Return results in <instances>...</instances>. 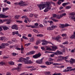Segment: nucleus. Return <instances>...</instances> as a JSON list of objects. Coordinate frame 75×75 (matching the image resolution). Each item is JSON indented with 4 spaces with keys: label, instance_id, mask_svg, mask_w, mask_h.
I'll use <instances>...</instances> for the list:
<instances>
[{
    "label": "nucleus",
    "instance_id": "nucleus-51",
    "mask_svg": "<svg viewBox=\"0 0 75 75\" xmlns=\"http://www.w3.org/2000/svg\"><path fill=\"white\" fill-rule=\"evenodd\" d=\"M33 31H34L35 33H38V30H33Z\"/></svg>",
    "mask_w": 75,
    "mask_h": 75
},
{
    "label": "nucleus",
    "instance_id": "nucleus-12",
    "mask_svg": "<svg viewBox=\"0 0 75 75\" xmlns=\"http://www.w3.org/2000/svg\"><path fill=\"white\" fill-rule=\"evenodd\" d=\"M69 62L70 64H73L75 62V59L71 58L69 60Z\"/></svg>",
    "mask_w": 75,
    "mask_h": 75
},
{
    "label": "nucleus",
    "instance_id": "nucleus-27",
    "mask_svg": "<svg viewBox=\"0 0 75 75\" xmlns=\"http://www.w3.org/2000/svg\"><path fill=\"white\" fill-rule=\"evenodd\" d=\"M71 8V6H67L66 7V9H69Z\"/></svg>",
    "mask_w": 75,
    "mask_h": 75
},
{
    "label": "nucleus",
    "instance_id": "nucleus-26",
    "mask_svg": "<svg viewBox=\"0 0 75 75\" xmlns=\"http://www.w3.org/2000/svg\"><path fill=\"white\" fill-rule=\"evenodd\" d=\"M60 25V27L62 28H64V27H65V25L64 24H59Z\"/></svg>",
    "mask_w": 75,
    "mask_h": 75
},
{
    "label": "nucleus",
    "instance_id": "nucleus-47",
    "mask_svg": "<svg viewBox=\"0 0 75 75\" xmlns=\"http://www.w3.org/2000/svg\"><path fill=\"white\" fill-rule=\"evenodd\" d=\"M15 18L16 20H18V18H19L17 17V16H15Z\"/></svg>",
    "mask_w": 75,
    "mask_h": 75
},
{
    "label": "nucleus",
    "instance_id": "nucleus-3",
    "mask_svg": "<svg viewBox=\"0 0 75 75\" xmlns=\"http://www.w3.org/2000/svg\"><path fill=\"white\" fill-rule=\"evenodd\" d=\"M18 4L21 6H23V7H24V6H28V3L27 2V3L25 4L24 2H23V1H20Z\"/></svg>",
    "mask_w": 75,
    "mask_h": 75
},
{
    "label": "nucleus",
    "instance_id": "nucleus-9",
    "mask_svg": "<svg viewBox=\"0 0 75 75\" xmlns=\"http://www.w3.org/2000/svg\"><path fill=\"white\" fill-rule=\"evenodd\" d=\"M11 28L12 29H13V30H18V27L16 26V25H13L11 26Z\"/></svg>",
    "mask_w": 75,
    "mask_h": 75
},
{
    "label": "nucleus",
    "instance_id": "nucleus-14",
    "mask_svg": "<svg viewBox=\"0 0 75 75\" xmlns=\"http://www.w3.org/2000/svg\"><path fill=\"white\" fill-rule=\"evenodd\" d=\"M52 51H55L57 49H58V47L56 46H52Z\"/></svg>",
    "mask_w": 75,
    "mask_h": 75
},
{
    "label": "nucleus",
    "instance_id": "nucleus-41",
    "mask_svg": "<svg viewBox=\"0 0 75 75\" xmlns=\"http://www.w3.org/2000/svg\"><path fill=\"white\" fill-rule=\"evenodd\" d=\"M65 50H67V48H63L62 52H65Z\"/></svg>",
    "mask_w": 75,
    "mask_h": 75
},
{
    "label": "nucleus",
    "instance_id": "nucleus-1",
    "mask_svg": "<svg viewBox=\"0 0 75 75\" xmlns=\"http://www.w3.org/2000/svg\"><path fill=\"white\" fill-rule=\"evenodd\" d=\"M44 2L43 3L41 4L38 5L39 8L40 10L42 9H44L45 7V5H46L47 8L44 10V12H47L48 11H49L50 10L51 8V5L50 2Z\"/></svg>",
    "mask_w": 75,
    "mask_h": 75
},
{
    "label": "nucleus",
    "instance_id": "nucleus-50",
    "mask_svg": "<svg viewBox=\"0 0 75 75\" xmlns=\"http://www.w3.org/2000/svg\"><path fill=\"white\" fill-rule=\"evenodd\" d=\"M30 45V43H28L25 44V46H26V45H27V46H28V45Z\"/></svg>",
    "mask_w": 75,
    "mask_h": 75
},
{
    "label": "nucleus",
    "instance_id": "nucleus-31",
    "mask_svg": "<svg viewBox=\"0 0 75 75\" xmlns=\"http://www.w3.org/2000/svg\"><path fill=\"white\" fill-rule=\"evenodd\" d=\"M4 44V43H2V45H1L2 48H4L5 47H6V46H5V45H3V44Z\"/></svg>",
    "mask_w": 75,
    "mask_h": 75
},
{
    "label": "nucleus",
    "instance_id": "nucleus-15",
    "mask_svg": "<svg viewBox=\"0 0 75 75\" xmlns=\"http://www.w3.org/2000/svg\"><path fill=\"white\" fill-rule=\"evenodd\" d=\"M42 45H47V42L44 40L42 41Z\"/></svg>",
    "mask_w": 75,
    "mask_h": 75
},
{
    "label": "nucleus",
    "instance_id": "nucleus-52",
    "mask_svg": "<svg viewBox=\"0 0 75 75\" xmlns=\"http://www.w3.org/2000/svg\"><path fill=\"white\" fill-rule=\"evenodd\" d=\"M53 54H54V55H57V52H52Z\"/></svg>",
    "mask_w": 75,
    "mask_h": 75
},
{
    "label": "nucleus",
    "instance_id": "nucleus-28",
    "mask_svg": "<svg viewBox=\"0 0 75 75\" xmlns=\"http://www.w3.org/2000/svg\"><path fill=\"white\" fill-rule=\"evenodd\" d=\"M4 37H1L0 38V40L1 41H4Z\"/></svg>",
    "mask_w": 75,
    "mask_h": 75
},
{
    "label": "nucleus",
    "instance_id": "nucleus-58",
    "mask_svg": "<svg viewBox=\"0 0 75 75\" xmlns=\"http://www.w3.org/2000/svg\"><path fill=\"white\" fill-rule=\"evenodd\" d=\"M29 16L30 17H33V14H30V15H29Z\"/></svg>",
    "mask_w": 75,
    "mask_h": 75
},
{
    "label": "nucleus",
    "instance_id": "nucleus-62",
    "mask_svg": "<svg viewBox=\"0 0 75 75\" xmlns=\"http://www.w3.org/2000/svg\"><path fill=\"white\" fill-rule=\"evenodd\" d=\"M3 45H5H5H7V46H8V44L7 43H4L3 44Z\"/></svg>",
    "mask_w": 75,
    "mask_h": 75
},
{
    "label": "nucleus",
    "instance_id": "nucleus-33",
    "mask_svg": "<svg viewBox=\"0 0 75 75\" xmlns=\"http://www.w3.org/2000/svg\"><path fill=\"white\" fill-rule=\"evenodd\" d=\"M30 41L31 42L34 41V38H31L30 39Z\"/></svg>",
    "mask_w": 75,
    "mask_h": 75
},
{
    "label": "nucleus",
    "instance_id": "nucleus-7",
    "mask_svg": "<svg viewBox=\"0 0 75 75\" xmlns=\"http://www.w3.org/2000/svg\"><path fill=\"white\" fill-rule=\"evenodd\" d=\"M70 17H71V18L74 20V21H75V13H72L70 14Z\"/></svg>",
    "mask_w": 75,
    "mask_h": 75
},
{
    "label": "nucleus",
    "instance_id": "nucleus-23",
    "mask_svg": "<svg viewBox=\"0 0 75 75\" xmlns=\"http://www.w3.org/2000/svg\"><path fill=\"white\" fill-rule=\"evenodd\" d=\"M12 71H14L15 70H17L18 71H20L19 70V68H13L12 69Z\"/></svg>",
    "mask_w": 75,
    "mask_h": 75
},
{
    "label": "nucleus",
    "instance_id": "nucleus-35",
    "mask_svg": "<svg viewBox=\"0 0 75 75\" xmlns=\"http://www.w3.org/2000/svg\"><path fill=\"white\" fill-rule=\"evenodd\" d=\"M22 38H23V39H25V40H28V38L25 36H23Z\"/></svg>",
    "mask_w": 75,
    "mask_h": 75
},
{
    "label": "nucleus",
    "instance_id": "nucleus-2",
    "mask_svg": "<svg viewBox=\"0 0 75 75\" xmlns=\"http://www.w3.org/2000/svg\"><path fill=\"white\" fill-rule=\"evenodd\" d=\"M29 58H30L28 57H26V58H24L23 57H21V58L19 59V62H24L25 64H32L33 62H31V60H29Z\"/></svg>",
    "mask_w": 75,
    "mask_h": 75
},
{
    "label": "nucleus",
    "instance_id": "nucleus-17",
    "mask_svg": "<svg viewBox=\"0 0 75 75\" xmlns=\"http://www.w3.org/2000/svg\"><path fill=\"white\" fill-rule=\"evenodd\" d=\"M26 27H31V28H37L35 26H31V25L28 26L27 25H26Z\"/></svg>",
    "mask_w": 75,
    "mask_h": 75
},
{
    "label": "nucleus",
    "instance_id": "nucleus-44",
    "mask_svg": "<svg viewBox=\"0 0 75 75\" xmlns=\"http://www.w3.org/2000/svg\"><path fill=\"white\" fill-rule=\"evenodd\" d=\"M45 64L46 65H50V63L49 62H45Z\"/></svg>",
    "mask_w": 75,
    "mask_h": 75
},
{
    "label": "nucleus",
    "instance_id": "nucleus-48",
    "mask_svg": "<svg viewBox=\"0 0 75 75\" xmlns=\"http://www.w3.org/2000/svg\"><path fill=\"white\" fill-rule=\"evenodd\" d=\"M40 67L43 68H47V67L45 66H41Z\"/></svg>",
    "mask_w": 75,
    "mask_h": 75
},
{
    "label": "nucleus",
    "instance_id": "nucleus-29",
    "mask_svg": "<svg viewBox=\"0 0 75 75\" xmlns=\"http://www.w3.org/2000/svg\"><path fill=\"white\" fill-rule=\"evenodd\" d=\"M21 51H22V52L24 51V48L23 47V45L21 46Z\"/></svg>",
    "mask_w": 75,
    "mask_h": 75
},
{
    "label": "nucleus",
    "instance_id": "nucleus-11",
    "mask_svg": "<svg viewBox=\"0 0 75 75\" xmlns=\"http://www.w3.org/2000/svg\"><path fill=\"white\" fill-rule=\"evenodd\" d=\"M13 35H15V34H17V35H18V36H19V37H21V35H19V34H18V31L13 32Z\"/></svg>",
    "mask_w": 75,
    "mask_h": 75
},
{
    "label": "nucleus",
    "instance_id": "nucleus-56",
    "mask_svg": "<svg viewBox=\"0 0 75 75\" xmlns=\"http://www.w3.org/2000/svg\"><path fill=\"white\" fill-rule=\"evenodd\" d=\"M6 21L7 22H9L10 23V22H11V20H10V19H7Z\"/></svg>",
    "mask_w": 75,
    "mask_h": 75
},
{
    "label": "nucleus",
    "instance_id": "nucleus-53",
    "mask_svg": "<svg viewBox=\"0 0 75 75\" xmlns=\"http://www.w3.org/2000/svg\"><path fill=\"white\" fill-rule=\"evenodd\" d=\"M62 35V37H65V36H66L67 35V34H63Z\"/></svg>",
    "mask_w": 75,
    "mask_h": 75
},
{
    "label": "nucleus",
    "instance_id": "nucleus-8",
    "mask_svg": "<svg viewBox=\"0 0 75 75\" xmlns=\"http://www.w3.org/2000/svg\"><path fill=\"white\" fill-rule=\"evenodd\" d=\"M8 16H6L4 14H0V18H8Z\"/></svg>",
    "mask_w": 75,
    "mask_h": 75
},
{
    "label": "nucleus",
    "instance_id": "nucleus-40",
    "mask_svg": "<svg viewBox=\"0 0 75 75\" xmlns=\"http://www.w3.org/2000/svg\"><path fill=\"white\" fill-rule=\"evenodd\" d=\"M68 41H66L65 42H64L62 43V44H68Z\"/></svg>",
    "mask_w": 75,
    "mask_h": 75
},
{
    "label": "nucleus",
    "instance_id": "nucleus-42",
    "mask_svg": "<svg viewBox=\"0 0 75 75\" xmlns=\"http://www.w3.org/2000/svg\"><path fill=\"white\" fill-rule=\"evenodd\" d=\"M52 65H55V66H57V65H59V64H58V63H54L52 64Z\"/></svg>",
    "mask_w": 75,
    "mask_h": 75
},
{
    "label": "nucleus",
    "instance_id": "nucleus-20",
    "mask_svg": "<svg viewBox=\"0 0 75 75\" xmlns=\"http://www.w3.org/2000/svg\"><path fill=\"white\" fill-rule=\"evenodd\" d=\"M1 27L3 28L4 31H6V30H7L8 29V27L6 26H2Z\"/></svg>",
    "mask_w": 75,
    "mask_h": 75
},
{
    "label": "nucleus",
    "instance_id": "nucleus-5",
    "mask_svg": "<svg viewBox=\"0 0 75 75\" xmlns=\"http://www.w3.org/2000/svg\"><path fill=\"white\" fill-rule=\"evenodd\" d=\"M41 56V54L40 53H38V54L33 55V58H34L36 59L37 58H40Z\"/></svg>",
    "mask_w": 75,
    "mask_h": 75
},
{
    "label": "nucleus",
    "instance_id": "nucleus-19",
    "mask_svg": "<svg viewBox=\"0 0 75 75\" xmlns=\"http://www.w3.org/2000/svg\"><path fill=\"white\" fill-rule=\"evenodd\" d=\"M57 52V55H61V54H63L62 52H61L59 51L58 50Z\"/></svg>",
    "mask_w": 75,
    "mask_h": 75
},
{
    "label": "nucleus",
    "instance_id": "nucleus-60",
    "mask_svg": "<svg viewBox=\"0 0 75 75\" xmlns=\"http://www.w3.org/2000/svg\"><path fill=\"white\" fill-rule=\"evenodd\" d=\"M12 54L13 56H16V55L17 54L16 53H13Z\"/></svg>",
    "mask_w": 75,
    "mask_h": 75
},
{
    "label": "nucleus",
    "instance_id": "nucleus-30",
    "mask_svg": "<svg viewBox=\"0 0 75 75\" xmlns=\"http://www.w3.org/2000/svg\"><path fill=\"white\" fill-rule=\"evenodd\" d=\"M47 30H48L49 31H50V30H52L51 29V27H48L47 28Z\"/></svg>",
    "mask_w": 75,
    "mask_h": 75
},
{
    "label": "nucleus",
    "instance_id": "nucleus-64",
    "mask_svg": "<svg viewBox=\"0 0 75 75\" xmlns=\"http://www.w3.org/2000/svg\"><path fill=\"white\" fill-rule=\"evenodd\" d=\"M74 70H75V68L74 69H71L70 70V71H74Z\"/></svg>",
    "mask_w": 75,
    "mask_h": 75
},
{
    "label": "nucleus",
    "instance_id": "nucleus-32",
    "mask_svg": "<svg viewBox=\"0 0 75 75\" xmlns=\"http://www.w3.org/2000/svg\"><path fill=\"white\" fill-rule=\"evenodd\" d=\"M52 16L53 18H55L57 16V14H53L52 15Z\"/></svg>",
    "mask_w": 75,
    "mask_h": 75
},
{
    "label": "nucleus",
    "instance_id": "nucleus-25",
    "mask_svg": "<svg viewBox=\"0 0 75 75\" xmlns=\"http://www.w3.org/2000/svg\"><path fill=\"white\" fill-rule=\"evenodd\" d=\"M21 65L22 64H19L18 66V67H17L18 68H19V70L20 71H21V69L20 68V67H21L20 66H21Z\"/></svg>",
    "mask_w": 75,
    "mask_h": 75
},
{
    "label": "nucleus",
    "instance_id": "nucleus-13",
    "mask_svg": "<svg viewBox=\"0 0 75 75\" xmlns=\"http://www.w3.org/2000/svg\"><path fill=\"white\" fill-rule=\"evenodd\" d=\"M35 52L34 51H32L27 53V55H33Z\"/></svg>",
    "mask_w": 75,
    "mask_h": 75
},
{
    "label": "nucleus",
    "instance_id": "nucleus-54",
    "mask_svg": "<svg viewBox=\"0 0 75 75\" xmlns=\"http://www.w3.org/2000/svg\"><path fill=\"white\" fill-rule=\"evenodd\" d=\"M25 73H23L22 74H21L20 75H28V74H25Z\"/></svg>",
    "mask_w": 75,
    "mask_h": 75
},
{
    "label": "nucleus",
    "instance_id": "nucleus-59",
    "mask_svg": "<svg viewBox=\"0 0 75 75\" xmlns=\"http://www.w3.org/2000/svg\"><path fill=\"white\" fill-rule=\"evenodd\" d=\"M39 24H38V23H35L34 25H35L37 26L38 25H39Z\"/></svg>",
    "mask_w": 75,
    "mask_h": 75
},
{
    "label": "nucleus",
    "instance_id": "nucleus-16",
    "mask_svg": "<svg viewBox=\"0 0 75 75\" xmlns=\"http://www.w3.org/2000/svg\"><path fill=\"white\" fill-rule=\"evenodd\" d=\"M74 35L71 36V37H70V38L71 39H74L75 38V32L74 33Z\"/></svg>",
    "mask_w": 75,
    "mask_h": 75
},
{
    "label": "nucleus",
    "instance_id": "nucleus-37",
    "mask_svg": "<svg viewBox=\"0 0 75 75\" xmlns=\"http://www.w3.org/2000/svg\"><path fill=\"white\" fill-rule=\"evenodd\" d=\"M37 37H42L43 35L42 34H38L37 35Z\"/></svg>",
    "mask_w": 75,
    "mask_h": 75
},
{
    "label": "nucleus",
    "instance_id": "nucleus-39",
    "mask_svg": "<svg viewBox=\"0 0 75 75\" xmlns=\"http://www.w3.org/2000/svg\"><path fill=\"white\" fill-rule=\"evenodd\" d=\"M69 71V69L67 70V69H65L63 71V72H68Z\"/></svg>",
    "mask_w": 75,
    "mask_h": 75
},
{
    "label": "nucleus",
    "instance_id": "nucleus-36",
    "mask_svg": "<svg viewBox=\"0 0 75 75\" xmlns=\"http://www.w3.org/2000/svg\"><path fill=\"white\" fill-rule=\"evenodd\" d=\"M9 64L10 65H14V62H9Z\"/></svg>",
    "mask_w": 75,
    "mask_h": 75
},
{
    "label": "nucleus",
    "instance_id": "nucleus-21",
    "mask_svg": "<svg viewBox=\"0 0 75 75\" xmlns=\"http://www.w3.org/2000/svg\"><path fill=\"white\" fill-rule=\"evenodd\" d=\"M62 17V16L61 15H60L57 16V19H61Z\"/></svg>",
    "mask_w": 75,
    "mask_h": 75
},
{
    "label": "nucleus",
    "instance_id": "nucleus-43",
    "mask_svg": "<svg viewBox=\"0 0 75 75\" xmlns=\"http://www.w3.org/2000/svg\"><path fill=\"white\" fill-rule=\"evenodd\" d=\"M66 13H64L62 14L61 15V16H62V17H63V16H66Z\"/></svg>",
    "mask_w": 75,
    "mask_h": 75
},
{
    "label": "nucleus",
    "instance_id": "nucleus-10",
    "mask_svg": "<svg viewBox=\"0 0 75 75\" xmlns=\"http://www.w3.org/2000/svg\"><path fill=\"white\" fill-rule=\"evenodd\" d=\"M61 38V37H60L59 35H58L56 36V38H52L53 40H55L56 41H58L59 40H60Z\"/></svg>",
    "mask_w": 75,
    "mask_h": 75
},
{
    "label": "nucleus",
    "instance_id": "nucleus-55",
    "mask_svg": "<svg viewBox=\"0 0 75 75\" xmlns=\"http://www.w3.org/2000/svg\"><path fill=\"white\" fill-rule=\"evenodd\" d=\"M47 75H51V72H47Z\"/></svg>",
    "mask_w": 75,
    "mask_h": 75
},
{
    "label": "nucleus",
    "instance_id": "nucleus-4",
    "mask_svg": "<svg viewBox=\"0 0 75 75\" xmlns=\"http://www.w3.org/2000/svg\"><path fill=\"white\" fill-rule=\"evenodd\" d=\"M44 58L42 57L40 60H37L36 61V63L38 64H42L43 62V60L44 59Z\"/></svg>",
    "mask_w": 75,
    "mask_h": 75
},
{
    "label": "nucleus",
    "instance_id": "nucleus-46",
    "mask_svg": "<svg viewBox=\"0 0 75 75\" xmlns=\"http://www.w3.org/2000/svg\"><path fill=\"white\" fill-rule=\"evenodd\" d=\"M53 21H54V22H58V20H56L54 19H53Z\"/></svg>",
    "mask_w": 75,
    "mask_h": 75
},
{
    "label": "nucleus",
    "instance_id": "nucleus-38",
    "mask_svg": "<svg viewBox=\"0 0 75 75\" xmlns=\"http://www.w3.org/2000/svg\"><path fill=\"white\" fill-rule=\"evenodd\" d=\"M4 64V62H0V65L2 66Z\"/></svg>",
    "mask_w": 75,
    "mask_h": 75
},
{
    "label": "nucleus",
    "instance_id": "nucleus-45",
    "mask_svg": "<svg viewBox=\"0 0 75 75\" xmlns=\"http://www.w3.org/2000/svg\"><path fill=\"white\" fill-rule=\"evenodd\" d=\"M49 61H54V59L50 58L49 59Z\"/></svg>",
    "mask_w": 75,
    "mask_h": 75
},
{
    "label": "nucleus",
    "instance_id": "nucleus-49",
    "mask_svg": "<svg viewBox=\"0 0 75 75\" xmlns=\"http://www.w3.org/2000/svg\"><path fill=\"white\" fill-rule=\"evenodd\" d=\"M62 6H63V7H65L66 6V4H65V3H64L62 4Z\"/></svg>",
    "mask_w": 75,
    "mask_h": 75
},
{
    "label": "nucleus",
    "instance_id": "nucleus-34",
    "mask_svg": "<svg viewBox=\"0 0 75 75\" xmlns=\"http://www.w3.org/2000/svg\"><path fill=\"white\" fill-rule=\"evenodd\" d=\"M16 21L17 23H23V21H21L16 20Z\"/></svg>",
    "mask_w": 75,
    "mask_h": 75
},
{
    "label": "nucleus",
    "instance_id": "nucleus-57",
    "mask_svg": "<svg viewBox=\"0 0 75 75\" xmlns=\"http://www.w3.org/2000/svg\"><path fill=\"white\" fill-rule=\"evenodd\" d=\"M71 68H72V67H67V69H71Z\"/></svg>",
    "mask_w": 75,
    "mask_h": 75
},
{
    "label": "nucleus",
    "instance_id": "nucleus-22",
    "mask_svg": "<svg viewBox=\"0 0 75 75\" xmlns=\"http://www.w3.org/2000/svg\"><path fill=\"white\" fill-rule=\"evenodd\" d=\"M57 28V26L55 25H53L51 27V29L52 30H53L54 28Z\"/></svg>",
    "mask_w": 75,
    "mask_h": 75
},
{
    "label": "nucleus",
    "instance_id": "nucleus-63",
    "mask_svg": "<svg viewBox=\"0 0 75 75\" xmlns=\"http://www.w3.org/2000/svg\"><path fill=\"white\" fill-rule=\"evenodd\" d=\"M34 48H35V49H37L38 48V46H34Z\"/></svg>",
    "mask_w": 75,
    "mask_h": 75
},
{
    "label": "nucleus",
    "instance_id": "nucleus-18",
    "mask_svg": "<svg viewBox=\"0 0 75 75\" xmlns=\"http://www.w3.org/2000/svg\"><path fill=\"white\" fill-rule=\"evenodd\" d=\"M41 42V40H38L36 42V45H38V44H40Z\"/></svg>",
    "mask_w": 75,
    "mask_h": 75
},
{
    "label": "nucleus",
    "instance_id": "nucleus-61",
    "mask_svg": "<svg viewBox=\"0 0 75 75\" xmlns=\"http://www.w3.org/2000/svg\"><path fill=\"white\" fill-rule=\"evenodd\" d=\"M74 50H74V49L72 50H71V52H72V53L74 52H75Z\"/></svg>",
    "mask_w": 75,
    "mask_h": 75
},
{
    "label": "nucleus",
    "instance_id": "nucleus-6",
    "mask_svg": "<svg viewBox=\"0 0 75 75\" xmlns=\"http://www.w3.org/2000/svg\"><path fill=\"white\" fill-rule=\"evenodd\" d=\"M58 58H59L60 61H63L64 59H67V57H64L63 56H58Z\"/></svg>",
    "mask_w": 75,
    "mask_h": 75
},
{
    "label": "nucleus",
    "instance_id": "nucleus-24",
    "mask_svg": "<svg viewBox=\"0 0 75 75\" xmlns=\"http://www.w3.org/2000/svg\"><path fill=\"white\" fill-rule=\"evenodd\" d=\"M9 8H3V12H4V11H6L7 10H8Z\"/></svg>",
    "mask_w": 75,
    "mask_h": 75
}]
</instances>
